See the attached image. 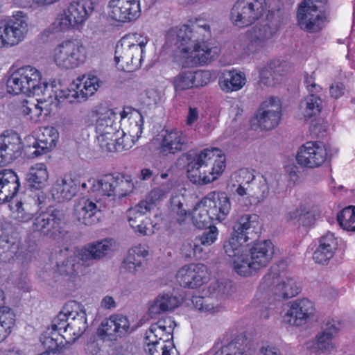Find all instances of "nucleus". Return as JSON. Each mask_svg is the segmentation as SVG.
I'll return each instance as SVG.
<instances>
[{"label": "nucleus", "instance_id": "obj_7", "mask_svg": "<svg viewBox=\"0 0 355 355\" xmlns=\"http://www.w3.org/2000/svg\"><path fill=\"white\" fill-rule=\"evenodd\" d=\"M274 254V245L270 240H263L254 243L245 250V257L237 261L239 275H250L266 268Z\"/></svg>", "mask_w": 355, "mask_h": 355}, {"label": "nucleus", "instance_id": "obj_54", "mask_svg": "<svg viewBox=\"0 0 355 355\" xmlns=\"http://www.w3.org/2000/svg\"><path fill=\"white\" fill-rule=\"evenodd\" d=\"M192 303L196 309L203 313H214L222 309L218 304H214L210 297H193Z\"/></svg>", "mask_w": 355, "mask_h": 355}, {"label": "nucleus", "instance_id": "obj_12", "mask_svg": "<svg viewBox=\"0 0 355 355\" xmlns=\"http://www.w3.org/2000/svg\"><path fill=\"white\" fill-rule=\"evenodd\" d=\"M40 79V72L35 67L31 65L21 67L12 71L8 78L7 91L15 95L21 93L27 95L32 93L38 94L40 92L36 85Z\"/></svg>", "mask_w": 355, "mask_h": 355}, {"label": "nucleus", "instance_id": "obj_50", "mask_svg": "<svg viewBox=\"0 0 355 355\" xmlns=\"http://www.w3.org/2000/svg\"><path fill=\"white\" fill-rule=\"evenodd\" d=\"M290 220H295L303 226H311L315 222V216L312 211L305 206L297 208L288 213Z\"/></svg>", "mask_w": 355, "mask_h": 355}, {"label": "nucleus", "instance_id": "obj_46", "mask_svg": "<svg viewBox=\"0 0 355 355\" xmlns=\"http://www.w3.org/2000/svg\"><path fill=\"white\" fill-rule=\"evenodd\" d=\"M192 220L193 225L198 229L212 226L211 222L215 221L202 200L196 205L193 209Z\"/></svg>", "mask_w": 355, "mask_h": 355}, {"label": "nucleus", "instance_id": "obj_58", "mask_svg": "<svg viewBox=\"0 0 355 355\" xmlns=\"http://www.w3.org/2000/svg\"><path fill=\"white\" fill-rule=\"evenodd\" d=\"M97 334L103 340L112 341L118 338L111 315L109 318H106L102 321L101 326L97 330Z\"/></svg>", "mask_w": 355, "mask_h": 355}, {"label": "nucleus", "instance_id": "obj_52", "mask_svg": "<svg viewBox=\"0 0 355 355\" xmlns=\"http://www.w3.org/2000/svg\"><path fill=\"white\" fill-rule=\"evenodd\" d=\"M171 214L177 222L182 224L189 217L190 212L184 207L179 197H173L171 200Z\"/></svg>", "mask_w": 355, "mask_h": 355}, {"label": "nucleus", "instance_id": "obj_48", "mask_svg": "<svg viewBox=\"0 0 355 355\" xmlns=\"http://www.w3.org/2000/svg\"><path fill=\"white\" fill-rule=\"evenodd\" d=\"M16 210L14 211V218L20 223L30 221L37 211V209L33 206L31 202L17 201L15 203Z\"/></svg>", "mask_w": 355, "mask_h": 355}, {"label": "nucleus", "instance_id": "obj_59", "mask_svg": "<svg viewBox=\"0 0 355 355\" xmlns=\"http://www.w3.org/2000/svg\"><path fill=\"white\" fill-rule=\"evenodd\" d=\"M173 187V182L171 181H168L166 183L162 184L159 187L154 188L148 195L149 201L148 202L153 203L154 208L157 202L166 198Z\"/></svg>", "mask_w": 355, "mask_h": 355}, {"label": "nucleus", "instance_id": "obj_39", "mask_svg": "<svg viewBox=\"0 0 355 355\" xmlns=\"http://www.w3.org/2000/svg\"><path fill=\"white\" fill-rule=\"evenodd\" d=\"M176 326L175 321L171 317L161 318L157 322L151 324L146 331V336L153 334L155 338L173 340V331Z\"/></svg>", "mask_w": 355, "mask_h": 355}, {"label": "nucleus", "instance_id": "obj_24", "mask_svg": "<svg viewBox=\"0 0 355 355\" xmlns=\"http://www.w3.org/2000/svg\"><path fill=\"white\" fill-rule=\"evenodd\" d=\"M207 267L202 263L190 264L181 268L176 275L179 284L193 289L202 285L207 279Z\"/></svg>", "mask_w": 355, "mask_h": 355}, {"label": "nucleus", "instance_id": "obj_26", "mask_svg": "<svg viewBox=\"0 0 355 355\" xmlns=\"http://www.w3.org/2000/svg\"><path fill=\"white\" fill-rule=\"evenodd\" d=\"M80 187L78 179L73 178L71 175H64L57 178L51 187V193L55 200L61 202L65 200H71L74 197Z\"/></svg>", "mask_w": 355, "mask_h": 355}, {"label": "nucleus", "instance_id": "obj_30", "mask_svg": "<svg viewBox=\"0 0 355 355\" xmlns=\"http://www.w3.org/2000/svg\"><path fill=\"white\" fill-rule=\"evenodd\" d=\"M67 336L66 343H72L83 336L88 327L87 315L85 311H69V320L67 323Z\"/></svg>", "mask_w": 355, "mask_h": 355}, {"label": "nucleus", "instance_id": "obj_62", "mask_svg": "<svg viewBox=\"0 0 355 355\" xmlns=\"http://www.w3.org/2000/svg\"><path fill=\"white\" fill-rule=\"evenodd\" d=\"M259 110L282 115V104L278 97L270 96L261 104Z\"/></svg>", "mask_w": 355, "mask_h": 355}, {"label": "nucleus", "instance_id": "obj_42", "mask_svg": "<svg viewBox=\"0 0 355 355\" xmlns=\"http://www.w3.org/2000/svg\"><path fill=\"white\" fill-rule=\"evenodd\" d=\"M245 77L243 73L228 71L223 73L219 78V85L225 92H231L241 89L245 84Z\"/></svg>", "mask_w": 355, "mask_h": 355}, {"label": "nucleus", "instance_id": "obj_16", "mask_svg": "<svg viewBox=\"0 0 355 355\" xmlns=\"http://www.w3.org/2000/svg\"><path fill=\"white\" fill-rule=\"evenodd\" d=\"M130 119L134 121V125L132 127L131 132L135 134L127 135L123 131H118L117 136L113 138V140L107 144L105 150L108 152L119 151L121 152L127 150L132 147L135 144V137L136 139L141 136L143 132L144 118L141 114L139 112L131 114Z\"/></svg>", "mask_w": 355, "mask_h": 355}, {"label": "nucleus", "instance_id": "obj_4", "mask_svg": "<svg viewBox=\"0 0 355 355\" xmlns=\"http://www.w3.org/2000/svg\"><path fill=\"white\" fill-rule=\"evenodd\" d=\"M102 82L95 76H88L87 78L83 76L82 78H77L73 82L69 89L66 91L62 90L60 94L55 89L56 82L53 80L50 84L47 83H37L36 87L39 89L37 93H32L33 95L40 98L36 101L39 103H45L49 101L52 102L51 99L62 98L67 99L70 103L74 101H85L89 96H92L102 85Z\"/></svg>", "mask_w": 355, "mask_h": 355}, {"label": "nucleus", "instance_id": "obj_13", "mask_svg": "<svg viewBox=\"0 0 355 355\" xmlns=\"http://www.w3.org/2000/svg\"><path fill=\"white\" fill-rule=\"evenodd\" d=\"M279 24V17L275 13H269L266 19L248 29L246 32L248 51L255 53L265 48L277 33Z\"/></svg>", "mask_w": 355, "mask_h": 355}, {"label": "nucleus", "instance_id": "obj_34", "mask_svg": "<svg viewBox=\"0 0 355 355\" xmlns=\"http://www.w3.org/2000/svg\"><path fill=\"white\" fill-rule=\"evenodd\" d=\"M111 248L110 241L107 239L94 241L85 245L79 252L80 259L87 265L94 260L104 257Z\"/></svg>", "mask_w": 355, "mask_h": 355}, {"label": "nucleus", "instance_id": "obj_15", "mask_svg": "<svg viewBox=\"0 0 355 355\" xmlns=\"http://www.w3.org/2000/svg\"><path fill=\"white\" fill-rule=\"evenodd\" d=\"M19 12L7 22L0 23V49L17 44L28 33V18Z\"/></svg>", "mask_w": 355, "mask_h": 355}, {"label": "nucleus", "instance_id": "obj_25", "mask_svg": "<svg viewBox=\"0 0 355 355\" xmlns=\"http://www.w3.org/2000/svg\"><path fill=\"white\" fill-rule=\"evenodd\" d=\"M202 200L215 221L224 220L231 209V203L225 193H209Z\"/></svg>", "mask_w": 355, "mask_h": 355}, {"label": "nucleus", "instance_id": "obj_29", "mask_svg": "<svg viewBox=\"0 0 355 355\" xmlns=\"http://www.w3.org/2000/svg\"><path fill=\"white\" fill-rule=\"evenodd\" d=\"M80 260L79 256L78 257L72 250L65 248L58 254L56 270L60 275L73 277L79 272Z\"/></svg>", "mask_w": 355, "mask_h": 355}, {"label": "nucleus", "instance_id": "obj_31", "mask_svg": "<svg viewBox=\"0 0 355 355\" xmlns=\"http://www.w3.org/2000/svg\"><path fill=\"white\" fill-rule=\"evenodd\" d=\"M259 217L256 214L241 216L233 227V232L245 237L246 241L256 238L259 234Z\"/></svg>", "mask_w": 355, "mask_h": 355}, {"label": "nucleus", "instance_id": "obj_17", "mask_svg": "<svg viewBox=\"0 0 355 355\" xmlns=\"http://www.w3.org/2000/svg\"><path fill=\"white\" fill-rule=\"evenodd\" d=\"M161 137L159 151L164 156L186 151L191 144L187 134L178 128L164 130Z\"/></svg>", "mask_w": 355, "mask_h": 355}, {"label": "nucleus", "instance_id": "obj_27", "mask_svg": "<svg viewBox=\"0 0 355 355\" xmlns=\"http://www.w3.org/2000/svg\"><path fill=\"white\" fill-rule=\"evenodd\" d=\"M19 187V178L14 171H0V204L10 202L17 195Z\"/></svg>", "mask_w": 355, "mask_h": 355}, {"label": "nucleus", "instance_id": "obj_38", "mask_svg": "<svg viewBox=\"0 0 355 355\" xmlns=\"http://www.w3.org/2000/svg\"><path fill=\"white\" fill-rule=\"evenodd\" d=\"M48 180L47 167L43 163H37L32 166L26 175V184L31 189L40 190L44 188Z\"/></svg>", "mask_w": 355, "mask_h": 355}, {"label": "nucleus", "instance_id": "obj_9", "mask_svg": "<svg viewBox=\"0 0 355 355\" xmlns=\"http://www.w3.org/2000/svg\"><path fill=\"white\" fill-rule=\"evenodd\" d=\"M327 0H304L297 11V22L300 28L309 33L322 30L326 20L324 13Z\"/></svg>", "mask_w": 355, "mask_h": 355}, {"label": "nucleus", "instance_id": "obj_36", "mask_svg": "<svg viewBox=\"0 0 355 355\" xmlns=\"http://www.w3.org/2000/svg\"><path fill=\"white\" fill-rule=\"evenodd\" d=\"M248 242L245 237L239 236L238 234L232 232L230 238L225 241L223 248L225 254L233 259V266L236 273L239 274L237 269L236 261L239 259H243L245 257V250H247L245 244Z\"/></svg>", "mask_w": 355, "mask_h": 355}, {"label": "nucleus", "instance_id": "obj_55", "mask_svg": "<svg viewBox=\"0 0 355 355\" xmlns=\"http://www.w3.org/2000/svg\"><path fill=\"white\" fill-rule=\"evenodd\" d=\"M43 103H37L33 100H25L23 101L21 110L24 115H29L30 119L34 122L40 121L44 107Z\"/></svg>", "mask_w": 355, "mask_h": 355}, {"label": "nucleus", "instance_id": "obj_43", "mask_svg": "<svg viewBox=\"0 0 355 355\" xmlns=\"http://www.w3.org/2000/svg\"><path fill=\"white\" fill-rule=\"evenodd\" d=\"M148 254V252L141 248L137 247L131 249L123 261V266L129 272L136 274L143 270V261Z\"/></svg>", "mask_w": 355, "mask_h": 355}, {"label": "nucleus", "instance_id": "obj_21", "mask_svg": "<svg viewBox=\"0 0 355 355\" xmlns=\"http://www.w3.org/2000/svg\"><path fill=\"white\" fill-rule=\"evenodd\" d=\"M97 141L102 149H105L107 144L117 136L118 125L115 122V114L112 110H106L101 113L95 124Z\"/></svg>", "mask_w": 355, "mask_h": 355}, {"label": "nucleus", "instance_id": "obj_6", "mask_svg": "<svg viewBox=\"0 0 355 355\" xmlns=\"http://www.w3.org/2000/svg\"><path fill=\"white\" fill-rule=\"evenodd\" d=\"M148 42L146 37L138 33H130L123 36L115 48L114 61L116 64L122 62L121 67L135 69L141 65L145 47Z\"/></svg>", "mask_w": 355, "mask_h": 355}, {"label": "nucleus", "instance_id": "obj_14", "mask_svg": "<svg viewBox=\"0 0 355 355\" xmlns=\"http://www.w3.org/2000/svg\"><path fill=\"white\" fill-rule=\"evenodd\" d=\"M92 186L94 191H97L100 195L112 197L113 199L116 198L120 199L126 196L134 188V184L130 178L119 174L102 175Z\"/></svg>", "mask_w": 355, "mask_h": 355}, {"label": "nucleus", "instance_id": "obj_8", "mask_svg": "<svg viewBox=\"0 0 355 355\" xmlns=\"http://www.w3.org/2000/svg\"><path fill=\"white\" fill-rule=\"evenodd\" d=\"M87 58V49L76 39L62 41L53 51V60L57 66L72 69L83 64Z\"/></svg>", "mask_w": 355, "mask_h": 355}, {"label": "nucleus", "instance_id": "obj_53", "mask_svg": "<svg viewBox=\"0 0 355 355\" xmlns=\"http://www.w3.org/2000/svg\"><path fill=\"white\" fill-rule=\"evenodd\" d=\"M175 91H183L193 87L192 71L183 70L173 80Z\"/></svg>", "mask_w": 355, "mask_h": 355}, {"label": "nucleus", "instance_id": "obj_11", "mask_svg": "<svg viewBox=\"0 0 355 355\" xmlns=\"http://www.w3.org/2000/svg\"><path fill=\"white\" fill-rule=\"evenodd\" d=\"M266 10V0H237L231 10L230 19L236 26L247 27L261 19Z\"/></svg>", "mask_w": 355, "mask_h": 355}, {"label": "nucleus", "instance_id": "obj_33", "mask_svg": "<svg viewBox=\"0 0 355 355\" xmlns=\"http://www.w3.org/2000/svg\"><path fill=\"white\" fill-rule=\"evenodd\" d=\"M337 247V239L334 234L327 232L320 238L319 245L313 254V260L318 263H327L334 257Z\"/></svg>", "mask_w": 355, "mask_h": 355}, {"label": "nucleus", "instance_id": "obj_61", "mask_svg": "<svg viewBox=\"0 0 355 355\" xmlns=\"http://www.w3.org/2000/svg\"><path fill=\"white\" fill-rule=\"evenodd\" d=\"M111 316L113 320V324L117 338L126 334L130 329V322L128 318L121 314H114Z\"/></svg>", "mask_w": 355, "mask_h": 355}, {"label": "nucleus", "instance_id": "obj_37", "mask_svg": "<svg viewBox=\"0 0 355 355\" xmlns=\"http://www.w3.org/2000/svg\"><path fill=\"white\" fill-rule=\"evenodd\" d=\"M0 148L9 163L19 157L22 144L18 134L12 132L0 135Z\"/></svg>", "mask_w": 355, "mask_h": 355}, {"label": "nucleus", "instance_id": "obj_45", "mask_svg": "<svg viewBox=\"0 0 355 355\" xmlns=\"http://www.w3.org/2000/svg\"><path fill=\"white\" fill-rule=\"evenodd\" d=\"M153 209V204L147 200L140 202L135 207L130 208L127 211V218L131 227H138V223L142 222L146 218L144 215Z\"/></svg>", "mask_w": 355, "mask_h": 355}, {"label": "nucleus", "instance_id": "obj_56", "mask_svg": "<svg viewBox=\"0 0 355 355\" xmlns=\"http://www.w3.org/2000/svg\"><path fill=\"white\" fill-rule=\"evenodd\" d=\"M333 338L327 334L320 332L313 340L312 347L320 353H329L334 347L332 342Z\"/></svg>", "mask_w": 355, "mask_h": 355}, {"label": "nucleus", "instance_id": "obj_5", "mask_svg": "<svg viewBox=\"0 0 355 355\" xmlns=\"http://www.w3.org/2000/svg\"><path fill=\"white\" fill-rule=\"evenodd\" d=\"M234 176L238 185L234 193L248 200L246 205L262 202L268 196L269 182L266 177H257L248 168L239 170Z\"/></svg>", "mask_w": 355, "mask_h": 355}, {"label": "nucleus", "instance_id": "obj_22", "mask_svg": "<svg viewBox=\"0 0 355 355\" xmlns=\"http://www.w3.org/2000/svg\"><path fill=\"white\" fill-rule=\"evenodd\" d=\"M313 303L307 298L293 302L284 315V320L291 325L302 326L314 315Z\"/></svg>", "mask_w": 355, "mask_h": 355}, {"label": "nucleus", "instance_id": "obj_28", "mask_svg": "<svg viewBox=\"0 0 355 355\" xmlns=\"http://www.w3.org/2000/svg\"><path fill=\"white\" fill-rule=\"evenodd\" d=\"M77 220L87 226L97 224L101 214L96 204L89 199H82L75 207Z\"/></svg>", "mask_w": 355, "mask_h": 355}, {"label": "nucleus", "instance_id": "obj_20", "mask_svg": "<svg viewBox=\"0 0 355 355\" xmlns=\"http://www.w3.org/2000/svg\"><path fill=\"white\" fill-rule=\"evenodd\" d=\"M61 211L53 207H49L44 211H41L34 219L33 228L35 231L42 234L54 238L60 233V224L62 219Z\"/></svg>", "mask_w": 355, "mask_h": 355}, {"label": "nucleus", "instance_id": "obj_51", "mask_svg": "<svg viewBox=\"0 0 355 355\" xmlns=\"http://www.w3.org/2000/svg\"><path fill=\"white\" fill-rule=\"evenodd\" d=\"M209 290L217 298H223L232 294L234 291L232 282L228 279H220L211 284Z\"/></svg>", "mask_w": 355, "mask_h": 355}, {"label": "nucleus", "instance_id": "obj_63", "mask_svg": "<svg viewBox=\"0 0 355 355\" xmlns=\"http://www.w3.org/2000/svg\"><path fill=\"white\" fill-rule=\"evenodd\" d=\"M218 234V232L216 227H208L207 230L205 231L200 236L196 238V243H201L203 246H209L216 241Z\"/></svg>", "mask_w": 355, "mask_h": 355}, {"label": "nucleus", "instance_id": "obj_41", "mask_svg": "<svg viewBox=\"0 0 355 355\" xmlns=\"http://www.w3.org/2000/svg\"><path fill=\"white\" fill-rule=\"evenodd\" d=\"M322 101L315 94H311L302 100L299 105L300 114L305 120L317 116L321 112Z\"/></svg>", "mask_w": 355, "mask_h": 355}, {"label": "nucleus", "instance_id": "obj_64", "mask_svg": "<svg viewBox=\"0 0 355 355\" xmlns=\"http://www.w3.org/2000/svg\"><path fill=\"white\" fill-rule=\"evenodd\" d=\"M40 137L47 143L49 148H54L58 141L59 134L55 128L50 127L45 128Z\"/></svg>", "mask_w": 355, "mask_h": 355}, {"label": "nucleus", "instance_id": "obj_47", "mask_svg": "<svg viewBox=\"0 0 355 355\" xmlns=\"http://www.w3.org/2000/svg\"><path fill=\"white\" fill-rule=\"evenodd\" d=\"M281 117V114H276L258 110L255 116V120L260 129L270 130L278 125Z\"/></svg>", "mask_w": 355, "mask_h": 355}, {"label": "nucleus", "instance_id": "obj_44", "mask_svg": "<svg viewBox=\"0 0 355 355\" xmlns=\"http://www.w3.org/2000/svg\"><path fill=\"white\" fill-rule=\"evenodd\" d=\"M178 297L169 293H164L159 295L150 304L148 313L151 317H155L162 312L175 309L178 306Z\"/></svg>", "mask_w": 355, "mask_h": 355}, {"label": "nucleus", "instance_id": "obj_35", "mask_svg": "<svg viewBox=\"0 0 355 355\" xmlns=\"http://www.w3.org/2000/svg\"><path fill=\"white\" fill-rule=\"evenodd\" d=\"M249 343L243 334L235 336L230 340L227 337L225 343L213 355H248Z\"/></svg>", "mask_w": 355, "mask_h": 355}, {"label": "nucleus", "instance_id": "obj_2", "mask_svg": "<svg viewBox=\"0 0 355 355\" xmlns=\"http://www.w3.org/2000/svg\"><path fill=\"white\" fill-rule=\"evenodd\" d=\"M187 163V177L195 184L205 185L218 179L225 168V157L218 148H205L198 153H183Z\"/></svg>", "mask_w": 355, "mask_h": 355}, {"label": "nucleus", "instance_id": "obj_1", "mask_svg": "<svg viewBox=\"0 0 355 355\" xmlns=\"http://www.w3.org/2000/svg\"><path fill=\"white\" fill-rule=\"evenodd\" d=\"M202 21L191 25L182 26L177 33L180 42L179 53L183 67H193L211 61L219 52L217 46H212L207 40L211 37L210 27Z\"/></svg>", "mask_w": 355, "mask_h": 355}, {"label": "nucleus", "instance_id": "obj_10", "mask_svg": "<svg viewBox=\"0 0 355 355\" xmlns=\"http://www.w3.org/2000/svg\"><path fill=\"white\" fill-rule=\"evenodd\" d=\"M94 9L91 0L73 1L57 17L53 26L60 31L77 28L87 20Z\"/></svg>", "mask_w": 355, "mask_h": 355}, {"label": "nucleus", "instance_id": "obj_19", "mask_svg": "<svg viewBox=\"0 0 355 355\" xmlns=\"http://www.w3.org/2000/svg\"><path fill=\"white\" fill-rule=\"evenodd\" d=\"M109 16L121 23L135 21L141 15L140 0H110Z\"/></svg>", "mask_w": 355, "mask_h": 355}, {"label": "nucleus", "instance_id": "obj_49", "mask_svg": "<svg viewBox=\"0 0 355 355\" xmlns=\"http://www.w3.org/2000/svg\"><path fill=\"white\" fill-rule=\"evenodd\" d=\"M337 220L343 230L355 232V207L343 209L338 213Z\"/></svg>", "mask_w": 355, "mask_h": 355}, {"label": "nucleus", "instance_id": "obj_18", "mask_svg": "<svg viewBox=\"0 0 355 355\" xmlns=\"http://www.w3.org/2000/svg\"><path fill=\"white\" fill-rule=\"evenodd\" d=\"M327 157V149L322 142L308 141L300 148L296 161L301 166L312 168L321 166Z\"/></svg>", "mask_w": 355, "mask_h": 355}, {"label": "nucleus", "instance_id": "obj_3", "mask_svg": "<svg viewBox=\"0 0 355 355\" xmlns=\"http://www.w3.org/2000/svg\"><path fill=\"white\" fill-rule=\"evenodd\" d=\"M300 288L296 280L287 272L280 271L279 266H272L268 273L263 277L252 304L254 307L260 308V317L264 319L269 318L268 302L265 301L266 296L270 293L279 298L288 299L297 295Z\"/></svg>", "mask_w": 355, "mask_h": 355}, {"label": "nucleus", "instance_id": "obj_60", "mask_svg": "<svg viewBox=\"0 0 355 355\" xmlns=\"http://www.w3.org/2000/svg\"><path fill=\"white\" fill-rule=\"evenodd\" d=\"M69 320V311H60L58 315L53 319L51 324V329L54 332H59L64 338L67 336V323Z\"/></svg>", "mask_w": 355, "mask_h": 355}, {"label": "nucleus", "instance_id": "obj_23", "mask_svg": "<svg viewBox=\"0 0 355 355\" xmlns=\"http://www.w3.org/2000/svg\"><path fill=\"white\" fill-rule=\"evenodd\" d=\"M14 227L9 222L0 220V262L10 263L18 258L19 247L13 236Z\"/></svg>", "mask_w": 355, "mask_h": 355}, {"label": "nucleus", "instance_id": "obj_57", "mask_svg": "<svg viewBox=\"0 0 355 355\" xmlns=\"http://www.w3.org/2000/svg\"><path fill=\"white\" fill-rule=\"evenodd\" d=\"M64 338L59 332L52 331L51 334L46 333L42 340V345L47 349L46 352H49L55 354V352L59 349V347L63 343Z\"/></svg>", "mask_w": 355, "mask_h": 355}, {"label": "nucleus", "instance_id": "obj_40", "mask_svg": "<svg viewBox=\"0 0 355 355\" xmlns=\"http://www.w3.org/2000/svg\"><path fill=\"white\" fill-rule=\"evenodd\" d=\"M4 293L0 289V342L10 334L15 321L13 312L4 306Z\"/></svg>", "mask_w": 355, "mask_h": 355}, {"label": "nucleus", "instance_id": "obj_32", "mask_svg": "<svg viewBox=\"0 0 355 355\" xmlns=\"http://www.w3.org/2000/svg\"><path fill=\"white\" fill-rule=\"evenodd\" d=\"M144 350L149 355H178L173 340L145 336Z\"/></svg>", "mask_w": 355, "mask_h": 355}]
</instances>
